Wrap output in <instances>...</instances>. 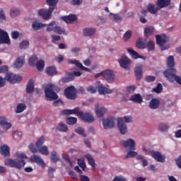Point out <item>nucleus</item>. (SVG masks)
I'll return each mask as SVG.
<instances>
[{"label": "nucleus", "mask_w": 181, "mask_h": 181, "mask_svg": "<svg viewBox=\"0 0 181 181\" xmlns=\"http://www.w3.org/2000/svg\"><path fill=\"white\" fill-rule=\"evenodd\" d=\"M16 156L18 158L12 159V158H7L4 161L5 166H8L9 168H15V169L21 170L22 168H25V163L24 159H28V156L24 153H16Z\"/></svg>", "instance_id": "nucleus-1"}, {"label": "nucleus", "mask_w": 181, "mask_h": 181, "mask_svg": "<svg viewBox=\"0 0 181 181\" xmlns=\"http://www.w3.org/2000/svg\"><path fill=\"white\" fill-rule=\"evenodd\" d=\"M59 91H60V88L59 86L56 84L50 83L45 88V97L49 101L57 100V98H59V95H57Z\"/></svg>", "instance_id": "nucleus-2"}, {"label": "nucleus", "mask_w": 181, "mask_h": 181, "mask_svg": "<svg viewBox=\"0 0 181 181\" xmlns=\"http://www.w3.org/2000/svg\"><path fill=\"white\" fill-rule=\"evenodd\" d=\"M163 75L167 78V80L170 83L176 81L177 84L181 86V76L176 75V69H168L163 71Z\"/></svg>", "instance_id": "nucleus-3"}, {"label": "nucleus", "mask_w": 181, "mask_h": 181, "mask_svg": "<svg viewBox=\"0 0 181 181\" xmlns=\"http://www.w3.org/2000/svg\"><path fill=\"white\" fill-rule=\"evenodd\" d=\"M156 43L160 46V50L163 52L164 50H168L169 49V45H165V43H168L169 42V37L166 36V35H158L156 36Z\"/></svg>", "instance_id": "nucleus-4"}, {"label": "nucleus", "mask_w": 181, "mask_h": 181, "mask_svg": "<svg viewBox=\"0 0 181 181\" xmlns=\"http://www.w3.org/2000/svg\"><path fill=\"white\" fill-rule=\"evenodd\" d=\"M4 79L6 81L10 83V84H16L21 82L22 76L11 72H8L4 77Z\"/></svg>", "instance_id": "nucleus-5"}, {"label": "nucleus", "mask_w": 181, "mask_h": 181, "mask_svg": "<svg viewBox=\"0 0 181 181\" xmlns=\"http://www.w3.org/2000/svg\"><path fill=\"white\" fill-rule=\"evenodd\" d=\"M64 95L68 100H76L77 89L74 86H69L64 90Z\"/></svg>", "instance_id": "nucleus-6"}, {"label": "nucleus", "mask_w": 181, "mask_h": 181, "mask_svg": "<svg viewBox=\"0 0 181 181\" xmlns=\"http://www.w3.org/2000/svg\"><path fill=\"white\" fill-rule=\"evenodd\" d=\"M53 11H54V7H49L48 10L41 8L38 11V15L45 21H49L52 18Z\"/></svg>", "instance_id": "nucleus-7"}, {"label": "nucleus", "mask_w": 181, "mask_h": 181, "mask_svg": "<svg viewBox=\"0 0 181 181\" xmlns=\"http://www.w3.org/2000/svg\"><path fill=\"white\" fill-rule=\"evenodd\" d=\"M117 128L122 135H125V134L128 132L127 124H125V122H124V119H122L121 117L117 119Z\"/></svg>", "instance_id": "nucleus-8"}, {"label": "nucleus", "mask_w": 181, "mask_h": 181, "mask_svg": "<svg viewBox=\"0 0 181 181\" xmlns=\"http://www.w3.org/2000/svg\"><path fill=\"white\" fill-rule=\"evenodd\" d=\"M102 122L105 129H110V128L112 129L115 127V119L113 117L103 119Z\"/></svg>", "instance_id": "nucleus-9"}, {"label": "nucleus", "mask_w": 181, "mask_h": 181, "mask_svg": "<svg viewBox=\"0 0 181 181\" xmlns=\"http://www.w3.org/2000/svg\"><path fill=\"white\" fill-rule=\"evenodd\" d=\"M11 40L8 33L0 28V45H9Z\"/></svg>", "instance_id": "nucleus-10"}, {"label": "nucleus", "mask_w": 181, "mask_h": 181, "mask_svg": "<svg viewBox=\"0 0 181 181\" xmlns=\"http://www.w3.org/2000/svg\"><path fill=\"white\" fill-rule=\"evenodd\" d=\"M150 155L153 159H155V160L161 163H165V160L166 159V156H165V155H161L160 152L158 151H150Z\"/></svg>", "instance_id": "nucleus-11"}, {"label": "nucleus", "mask_w": 181, "mask_h": 181, "mask_svg": "<svg viewBox=\"0 0 181 181\" xmlns=\"http://www.w3.org/2000/svg\"><path fill=\"white\" fill-rule=\"evenodd\" d=\"M107 108L104 107V106H100L98 104L95 105V112L98 118H103L104 115L107 114Z\"/></svg>", "instance_id": "nucleus-12"}, {"label": "nucleus", "mask_w": 181, "mask_h": 181, "mask_svg": "<svg viewBox=\"0 0 181 181\" xmlns=\"http://www.w3.org/2000/svg\"><path fill=\"white\" fill-rule=\"evenodd\" d=\"M123 146L127 149V151H135L136 149V144L132 139H129L123 142Z\"/></svg>", "instance_id": "nucleus-13"}, {"label": "nucleus", "mask_w": 181, "mask_h": 181, "mask_svg": "<svg viewBox=\"0 0 181 181\" xmlns=\"http://www.w3.org/2000/svg\"><path fill=\"white\" fill-rule=\"evenodd\" d=\"M97 84H99L97 86V89H98V91L99 94H100L101 95H104L105 94H111V93H112V90L108 89V88L104 86V85H103L101 83V82L98 81Z\"/></svg>", "instance_id": "nucleus-14"}, {"label": "nucleus", "mask_w": 181, "mask_h": 181, "mask_svg": "<svg viewBox=\"0 0 181 181\" xmlns=\"http://www.w3.org/2000/svg\"><path fill=\"white\" fill-rule=\"evenodd\" d=\"M83 73L80 72V71H75L74 72H69L68 74L69 78H62L63 83H69V81H71L74 80V77H80Z\"/></svg>", "instance_id": "nucleus-15"}, {"label": "nucleus", "mask_w": 181, "mask_h": 181, "mask_svg": "<svg viewBox=\"0 0 181 181\" xmlns=\"http://www.w3.org/2000/svg\"><path fill=\"white\" fill-rule=\"evenodd\" d=\"M80 118L83 122H87V124H93L95 121L94 117L90 113L87 112H83Z\"/></svg>", "instance_id": "nucleus-16"}, {"label": "nucleus", "mask_w": 181, "mask_h": 181, "mask_svg": "<svg viewBox=\"0 0 181 181\" xmlns=\"http://www.w3.org/2000/svg\"><path fill=\"white\" fill-rule=\"evenodd\" d=\"M119 63L123 69H128L129 67V65L131 64V60L128 59L127 55L122 56V58L119 59Z\"/></svg>", "instance_id": "nucleus-17"}, {"label": "nucleus", "mask_w": 181, "mask_h": 181, "mask_svg": "<svg viewBox=\"0 0 181 181\" xmlns=\"http://www.w3.org/2000/svg\"><path fill=\"white\" fill-rule=\"evenodd\" d=\"M68 63L69 64H75V66L78 67V69H80L81 70H83L84 71H88V73L91 71L90 69L83 66V64H81L80 61H77L76 59H74V60L71 59V60H69Z\"/></svg>", "instance_id": "nucleus-18"}, {"label": "nucleus", "mask_w": 181, "mask_h": 181, "mask_svg": "<svg viewBox=\"0 0 181 181\" xmlns=\"http://www.w3.org/2000/svg\"><path fill=\"white\" fill-rule=\"evenodd\" d=\"M103 77L106 78L108 83H112L115 78V76L114 75V72L112 70H106L103 71Z\"/></svg>", "instance_id": "nucleus-19"}, {"label": "nucleus", "mask_w": 181, "mask_h": 181, "mask_svg": "<svg viewBox=\"0 0 181 181\" xmlns=\"http://www.w3.org/2000/svg\"><path fill=\"white\" fill-rule=\"evenodd\" d=\"M30 160L34 163H37V165L42 166V168H45V161H43V160L42 159V158H40V156L39 155L31 156Z\"/></svg>", "instance_id": "nucleus-20"}, {"label": "nucleus", "mask_w": 181, "mask_h": 181, "mask_svg": "<svg viewBox=\"0 0 181 181\" xmlns=\"http://www.w3.org/2000/svg\"><path fill=\"white\" fill-rule=\"evenodd\" d=\"M171 2L172 0H157L156 5V6H159L160 9H163V8L170 6Z\"/></svg>", "instance_id": "nucleus-21"}, {"label": "nucleus", "mask_w": 181, "mask_h": 181, "mask_svg": "<svg viewBox=\"0 0 181 181\" xmlns=\"http://www.w3.org/2000/svg\"><path fill=\"white\" fill-rule=\"evenodd\" d=\"M147 11L152 15H155L156 13H158V11H160V6H156L155 4H148L147 6Z\"/></svg>", "instance_id": "nucleus-22"}, {"label": "nucleus", "mask_w": 181, "mask_h": 181, "mask_svg": "<svg viewBox=\"0 0 181 181\" xmlns=\"http://www.w3.org/2000/svg\"><path fill=\"white\" fill-rule=\"evenodd\" d=\"M0 125L4 128L6 131L12 128V124L6 122V117L2 116L0 117Z\"/></svg>", "instance_id": "nucleus-23"}, {"label": "nucleus", "mask_w": 181, "mask_h": 181, "mask_svg": "<svg viewBox=\"0 0 181 181\" xmlns=\"http://www.w3.org/2000/svg\"><path fill=\"white\" fill-rule=\"evenodd\" d=\"M62 19L66 23H73V22H76V21H77V16L74 14H70L69 16L62 17Z\"/></svg>", "instance_id": "nucleus-24"}, {"label": "nucleus", "mask_w": 181, "mask_h": 181, "mask_svg": "<svg viewBox=\"0 0 181 181\" xmlns=\"http://www.w3.org/2000/svg\"><path fill=\"white\" fill-rule=\"evenodd\" d=\"M159 105H160V101L159 99L153 98L150 101L148 107L151 110H158V108H159Z\"/></svg>", "instance_id": "nucleus-25"}, {"label": "nucleus", "mask_w": 181, "mask_h": 181, "mask_svg": "<svg viewBox=\"0 0 181 181\" xmlns=\"http://www.w3.org/2000/svg\"><path fill=\"white\" fill-rule=\"evenodd\" d=\"M142 67H143L142 64H138L135 68L134 74L136 78V80L139 81L142 78V74H143Z\"/></svg>", "instance_id": "nucleus-26"}, {"label": "nucleus", "mask_w": 181, "mask_h": 181, "mask_svg": "<svg viewBox=\"0 0 181 181\" xmlns=\"http://www.w3.org/2000/svg\"><path fill=\"white\" fill-rule=\"evenodd\" d=\"M25 64V55L22 57H19L16 59L15 63H14V66L16 69H21Z\"/></svg>", "instance_id": "nucleus-27"}, {"label": "nucleus", "mask_w": 181, "mask_h": 181, "mask_svg": "<svg viewBox=\"0 0 181 181\" xmlns=\"http://www.w3.org/2000/svg\"><path fill=\"white\" fill-rule=\"evenodd\" d=\"M10 151L11 149L7 145L4 144L0 146V153L3 155V156H9V155H11Z\"/></svg>", "instance_id": "nucleus-28"}, {"label": "nucleus", "mask_w": 181, "mask_h": 181, "mask_svg": "<svg viewBox=\"0 0 181 181\" xmlns=\"http://www.w3.org/2000/svg\"><path fill=\"white\" fill-rule=\"evenodd\" d=\"M46 26H47V25L37 21H35L32 24V28L34 30H40V29L46 28Z\"/></svg>", "instance_id": "nucleus-29"}, {"label": "nucleus", "mask_w": 181, "mask_h": 181, "mask_svg": "<svg viewBox=\"0 0 181 181\" xmlns=\"http://www.w3.org/2000/svg\"><path fill=\"white\" fill-rule=\"evenodd\" d=\"M155 33V28L151 26H146L144 28V36L145 37H148L151 36Z\"/></svg>", "instance_id": "nucleus-30"}, {"label": "nucleus", "mask_w": 181, "mask_h": 181, "mask_svg": "<svg viewBox=\"0 0 181 181\" xmlns=\"http://www.w3.org/2000/svg\"><path fill=\"white\" fill-rule=\"evenodd\" d=\"M86 158L89 163V165L92 167V170H95V160L91 154H87Z\"/></svg>", "instance_id": "nucleus-31"}, {"label": "nucleus", "mask_w": 181, "mask_h": 181, "mask_svg": "<svg viewBox=\"0 0 181 181\" xmlns=\"http://www.w3.org/2000/svg\"><path fill=\"white\" fill-rule=\"evenodd\" d=\"M130 101H133V103H137L138 104H141V103H142V96L139 93L134 94L132 96H131Z\"/></svg>", "instance_id": "nucleus-32"}, {"label": "nucleus", "mask_w": 181, "mask_h": 181, "mask_svg": "<svg viewBox=\"0 0 181 181\" xmlns=\"http://www.w3.org/2000/svg\"><path fill=\"white\" fill-rule=\"evenodd\" d=\"M45 72L48 76H56V74H57V70L54 66H47L45 69Z\"/></svg>", "instance_id": "nucleus-33"}, {"label": "nucleus", "mask_w": 181, "mask_h": 181, "mask_svg": "<svg viewBox=\"0 0 181 181\" xmlns=\"http://www.w3.org/2000/svg\"><path fill=\"white\" fill-rule=\"evenodd\" d=\"M127 52H128V53H129V54L132 57V59H142V57H141L138 54V52H136L132 48H128Z\"/></svg>", "instance_id": "nucleus-34"}, {"label": "nucleus", "mask_w": 181, "mask_h": 181, "mask_svg": "<svg viewBox=\"0 0 181 181\" xmlns=\"http://www.w3.org/2000/svg\"><path fill=\"white\" fill-rule=\"evenodd\" d=\"M167 67L168 69H175V58L173 56H169L167 59Z\"/></svg>", "instance_id": "nucleus-35"}, {"label": "nucleus", "mask_w": 181, "mask_h": 181, "mask_svg": "<svg viewBox=\"0 0 181 181\" xmlns=\"http://www.w3.org/2000/svg\"><path fill=\"white\" fill-rule=\"evenodd\" d=\"M54 32L57 35H67L66 30L59 25L54 26Z\"/></svg>", "instance_id": "nucleus-36"}, {"label": "nucleus", "mask_w": 181, "mask_h": 181, "mask_svg": "<svg viewBox=\"0 0 181 181\" xmlns=\"http://www.w3.org/2000/svg\"><path fill=\"white\" fill-rule=\"evenodd\" d=\"M33 90H35V84L33 83V79H30L27 84L26 92L30 93H33Z\"/></svg>", "instance_id": "nucleus-37"}, {"label": "nucleus", "mask_w": 181, "mask_h": 181, "mask_svg": "<svg viewBox=\"0 0 181 181\" xmlns=\"http://www.w3.org/2000/svg\"><path fill=\"white\" fill-rule=\"evenodd\" d=\"M95 34V28H85L83 29L84 36H93Z\"/></svg>", "instance_id": "nucleus-38"}, {"label": "nucleus", "mask_w": 181, "mask_h": 181, "mask_svg": "<svg viewBox=\"0 0 181 181\" xmlns=\"http://www.w3.org/2000/svg\"><path fill=\"white\" fill-rule=\"evenodd\" d=\"M57 131L60 132H67L69 131V127L67 125L64 124L63 122H60L57 127Z\"/></svg>", "instance_id": "nucleus-39"}, {"label": "nucleus", "mask_w": 181, "mask_h": 181, "mask_svg": "<svg viewBox=\"0 0 181 181\" xmlns=\"http://www.w3.org/2000/svg\"><path fill=\"white\" fill-rule=\"evenodd\" d=\"M136 46L138 49H146V45L142 40V38H139L136 42Z\"/></svg>", "instance_id": "nucleus-40"}, {"label": "nucleus", "mask_w": 181, "mask_h": 181, "mask_svg": "<svg viewBox=\"0 0 181 181\" xmlns=\"http://www.w3.org/2000/svg\"><path fill=\"white\" fill-rule=\"evenodd\" d=\"M38 152L42 153V155L47 156L49 155V148H47V146H43L38 148Z\"/></svg>", "instance_id": "nucleus-41"}, {"label": "nucleus", "mask_w": 181, "mask_h": 181, "mask_svg": "<svg viewBox=\"0 0 181 181\" xmlns=\"http://www.w3.org/2000/svg\"><path fill=\"white\" fill-rule=\"evenodd\" d=\"M25 110H26V105H25L23 103H18L17 105L16 112V114H19L21 112H23Z\"/></svg>", "instance_id": "nucleus-42"}, {"label": "nucleus", "mask_w": 181, "mask_h": 181, "mask_svg": "<svg viewBox=\"0 0 181 181\" xmlns=\"http://www.w3.org/2000/svg\"><path fill=\"white\" fill-rule=\"evenodd\" d=\"M136 156H138V152L134 151V150H129L127 152V154L124 158V159H128L129 158H135Z\"/></svg>", "instance_id": "nucleus-43"}, {"label": "nucleus", "mask_w": 181, "mask_h": 181, "mask_svg": "<svg viewBox=\"0 0 181 181\" xmlns=\"http://www.w3.org/2000/svg\"><path fill=\"white\" fill-rule=\"evenodd\" d=\"M51 160L54 162V163H57V162L60 160L59 155H57L56 151H52L51 153Z\"/></svg>", "instance_id": "nucleus-44"}, {"label": "nucleus", "mask_w": 181, "mask_h": 181, "mask_svg": "<svg viewBox=\"0 0 181 181\" xmlns=\"http://www.w3.org/2000/svg\"><path fill=\"white\" fill-rule=\"evenodd\" d=\"M37 69L39 71H43V69H45V61L40 60L36 63Z\"/></svg>", "instance_id": "nucleus-45"}, {"label": "nucleus", "mask_w": 181, "mask_h": 181, "mask_svg": "<svg viewBox=\"0 0 181 181\" xmlns=\"http://www.w3.org/2000/svg\"><path fill=\"white\" fill-rule=\"evenodd\" d=\"M131 37H132V31L127 30L123 35V40L124 42H128Z\"/></svg>", "instance_id": "nucleus-46"}, {"label": "nucleus", "mask_w": 181, "mask_h": 181, "mask_svg": "<svg viewBox=\"0 0 181 181\" xmlns=\"http://www.w3.org/2000/svg\"><path fill=\"white\" fill-rule=\"evenodd\" d=\"M66 122L68 125H74V124H76L77 122V118L71 117H67Z\"/></svg>", "instance_id": "nucleus-47"}, {"label": "nucleus", "mask_w": 181, "mask_h": 181, "mask_svg": "<svg viewBox=\"0 0 181 181\" xmlns=\"http://www.w3.org/2000/svg\"><path fill=\"white\" fill-rule=\"evenodd\" d=\"M158 129H160L161 132H166L168 129H169V126L166 123H161L158 126Z\"/></svg>", "instance_id": "nucleus-48"}, {"label": "nucleus", "mask_w": 181, "mask_h": 181, "mask_svg": "<svg viewBox=\"0 0 181 181\" xmlns=\"http://www.w3.org/2000/svg\"><path fill=\"white\" fill-rule=\"evenodd\" d=\"M146 46L148 52H153V50H155V42L152 40L148 41Z\"/></svg>", "instance_id": "nucleus-49"}, {"label": "nucleus", "mask_w": 181, "mask_h": 181, "mask_svg": "<svg viewBox=\"0 0 181 181\" xmlns=\"http://www.w3.org/2000/svg\"><path fill=\"white\" fill-rule=\"evenodd\" d=\"M30 66H35L37 63V57L34 55L28 59Z\"/></svg>", "instance_id": "nucleus-50"}, {"label": "nucleus", "mask_w": 181, "mask_h": 181, "mask_svg": "<svg viewBox=\"0 0 181 181\" xmlns=\"http://www.w3.org/2000/svg\"><path fill=\"white\" fill-rule=\"evenodd\" d=\"M162 90H163V86H162L161 83H158L156 88L152 89V92L159 94L162 93Z\"/></svg>", "instance_id": "nucleus-51"}, {"label": "nucleus", "mask_w": 181, "mask_h": 181, "mask_svg": "<svg viewBox=\"0 0 181 181\" xmlns=\"http://www.w3.org/2000/svg\"><path fill=\"white\" fill-rule=\"evenodd\" d=\"M20 13L21 11L16 8H13L10 11V16H11V18H16V16H19Z\"/></svg>", "instance_id": "nucleus-52"}, {"label": "nucleus", "mask_w": 181, "mask_h": 181, "mask_svg": "<svg viewBox=\"0 0 181 181\" xmlns=\"http://www.w3.org/2000/svg\"><path fill=\"white\" fill-rule=\"evenodd\" d=\"M45 137L41 136L39 138V139L37 140V141L35 144L37 149H39V148L42 147V145H43V144H45Z\"/></svg>", "instance_id": "nucleus-53"}, {"label": "nucleus", "mask_w": 181, "mask_h": 181, "mask_svg": "<svg viewBox=\"0 0 181 181\" xmlns=\"http://www.w3.org/2000/svg\"><path fill=\"white\" fill-rule=\"evenodd\" d=\"M59 2V0H47V3L48 4L49 8H56V5H57V3Z\"/></svg>", "instance_id": "nucleus-54"}, {"label": "nucleus", "mask_w": 181, "mask_h": 181, "mask_svg": "<svg viewBox=\"0 0 181 181\" xmlns=\"http://www.w3.org/2000/svg\"><path fill=\"white\" fill-rule=\"evenodd\" d=\"M28 47H29V41H28V40H23L20 43V49H21L22 50H23L25 49H28Z\"/></svg>", "instance_id": "nucleus-55"}, {"label": "nucleus", "mask_w": 181, "mask_h": 181, "mask_svg": "<svg viewBox=\"0 0 181 181\" xmlns=\"http://www.w3.org/2000/svg\"><path fill=\"white\" fill-rule=\"evenodd\" d=\"M75 132H76V134H78V135H82V136L83 137L86 136V134L84 133V128L81 127H78V128H76V129H75Z\"/></svg>", "instance_id": "nucleus-56"}, {"label": "nucleus", "mask_w": 181, "mask_h": 181, "mask_svg": "<svg viewBox=\"0 0 181 181\" xmlns=\"http://www.w3.org/2000/svg\"><path fill=\"white\" fill-rule=\"evenodd\" d=\"M54 25H56V21H52L47 28V32H54Z\"/></svg>", "instance_id": "nucleus-57"}, {"label": "nucleus", "mask_w": 181, "mask_h": 181, "mask_svg": "<svg viewBox=\"0 0 181 181\" xmlns=\"http://www.w3.org/2000/svg\"><path fill=\"white\" fill-rule=\"evenodd\" d=\"M78 165L81 168L82 170H86V162L81 158H78Z\"/></svg>", "instance_id": "nucleus-58"}, {"label": "nucleus", "mask_w": 181, "mask_h": 181, "mask_svg": "<svg viewBox=\"0 0 181 181\" xmlns=\"http://www.w3.org/2000/svg\"><path fill=\"white\" fill-rule=\"evenodd\" d=\"M62 158L65 160V162H68V163H69L71 168L73 167V163L71 162V160H70V157H69V155L64 153L62 154Z\"/></svg>", "instance_id": "nucleus-59"}, {"label": "nucleus", "mask_w": 181, "mask_h": 181, "mask_svg": "<svg viewBox=\"0 0 181 181\" xmlns=\"http://www.w3.org/2000/svg\"><path fill=\"white\" fill-rule=\"evenodd\" d=\"M156 80V77L151 75H148L145 77V81L147 83H153Z\"/></svg>", "instance_id": "nucleus-60"}, {"label": "nucleus", "mask_w": 181, "mask_h": 181, "mask_svg": "<svg viewBox=\"0 0 181 181\" xmlns=\"http://www.w3.org/2000/svg\"><path fill=\"white\" fill-rule=\"evenodd\" d=\"M8 71V66L4 65L0 66V74L2 73H4V74H7Z\"/></svg>", "instance_id": "nucleus-61"}, {"label": "nucleus", "mask_w": 181, "mask_h": 181, "mask_svg": "<svg viewBox=\"0 0 181 181\" xmlns=\"http://www.w3.org/2000/svg\"><path fill=\"white\" fill-rule=\"evenodd\" d=\"M74 114H75L76 115H78V117H81V115H83V112L80 111V107H75L74 110Z\"/></svg>", "instance_id": "nucleus-62"}, {"label": "nucleus", "mask_w": 181, "mask_h": 181, "mask_svg": "<svg viewBox=\"0 0 181 181\" xmlns=\"http://www.w3.org/2000/svg\"><path fill=\"white\" fill-rule=\"evenodd\" d=\"M136 89V86H135L134 85L127 87V93H134V91H135Z\"/></svg>", "instance_id": "nucleus-63"}, {"label": "nucleus", "mask_w": 181, "mask_h": 181, "mask_svg": "<svg viewBox=\"0 0 181 181\" xmlns=\"http://www.w3.org/2000/svg\"><path fill=\"white\" fill-rule=\"evenodd\" d=\"M175 162L179 169H181V156H180L177 158L175 159Z\"/></svg>", "instance_id": "nucleus-64"}]
</instances>
